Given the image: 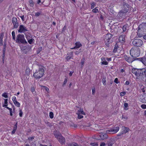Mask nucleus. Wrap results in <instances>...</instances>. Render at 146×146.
<instances>
[{
  "label": "nucleus",
  "instance_id": "nucleus-63",
  "mask_svg": "<svg viewBox=\"0 0 146 146\" xmlns=\"http://www.w3.org/2000/svg\"><path fill=\"white\" fill-rule=\"evenodd\" d=\"M129 84V82L127 81H126V82L125 83V84L126 85H128Z\"/></svg>",
  "mask_w": 146,
  "mask_h": 146
},
{
  "label": "nucleus",
  "instance_id": "nucleus-41",
  "mask_svg": "<svg viewBox=\"0 0 146 146\" xmlns=\"http://www.w3.org/2000/svg\"><path fill=\"white\" fill-rule=\"evenodd\" d=\"M35 89L34 87H32L31 88V91L34 94H35L36 92H35Z\"/></svg>",
  "mask_w": 146,
  "mask_h": 146
},
{
  "label": "nucleus",
  "instance_id": "nucleus-10",
  "mask_svg": "<svg viewBox=\"0 0 146 146\" xmlns=\"http://www.w3.org/2000/svg\"><path fill=\"white\" fill-rule=\"evenodd\" d=\"M129 6L128 4L125 2L123 3V6L122 10H123V12H124V13H126L129 11Z\"/></svg>",
  "mask_w": 146,
  "mask_h": 146
},
{
  "label": "nucleus",
  "instance_id": "nucleus-33",
  "mask_svg": "<svg viewBox=\"0 0 146 146\" xmlns=\"http://www.w3.org/2000/svg\"><path fill=\"white\" fill-rule=\"evenodd\" d=\"M124 109L125 110H127L128 109V104L127 103H125L124 104Z\"/></svg>",
  "mask_w": 146,
  "mask_h": 146
},
{
  "label": "nucleus",
  "instance_id": "nucleus-37",
  "mask_svg": "<svg viewBox=\"0 0 146 146\" xmlns=\"http://www.w3.org/2000/svg\"><path fill=\"white\" fill-rule=\"evenodd\" d=\"M127 27L125 25H124L122 29L123 30V31L125 32L126 31V30L127 29Z\"/></svg>",
  "mask_w": 146,
  "mask_h": 146
},
{
  "label": "nucleus",
  "instance_id": "nucleus-50",
  "mask_svg": "<svg viewBox=\"0 0 146 146\" xmlns=\"http://www.w3.org/2000/svg\"><path fill=\"white\" fill-rule=\"evenodd\" d=\"M92 94L94 95L95 92V88L93 87L92 88Z\"/></svg>",
  "mask_w": 146,
  "mask_h": 146
},
{
  "label": "nucleus",
  "instance_id": "nucleus-18",
  "mask_svg": "<svg viewBox=\"0 0 146 146\" xmlns=\"http://www.w3.org/2000/svg\"><path fill=\"white\" fill-rule=\"evenodd\" d=\"M101 60L102 61L101 62L102 64L107 65L108 64V63L106 61V58L104 57H102L101 58Z\"/></svg>",
  "mask_w": 146,
  "mask_h": 146
},
{
  "label": "nucleus",
  "instance_id": "nucleus-51",
  "mask_svg": "<svg viewBox=\"0 0 146 146\" xmlns=\"http://www.w3.org/2000/svg\"><path fill=\"white\" fill-rule=\"evenodd\" d=\"M22 114H23V112L22 111V110H19V116L21 117L22 116Z\"/></svg>",
  "mask_w": 146,
  "mask_h": 146
},
{
  "label": "nucleus",
  "instance_id": "nucleus-45",
  "mask_svg": "<svg viewBox=\"0 0 146 146\" xmlns=\"http://www.w3.org/2000/svg\"><path fill=\"white\" fill-rule=\"evenodd\" d=\"M45 123H46V124L47 126H49V127H50L52 125L51 124L48 122L47 121H46L45 122Z\"/></svg>",
  "mask_w": 146,
  "mask_h": 146
},
{
  "label": "nucleus",
  "instance_id": "nucleus-4",
  "mask_svg": "<svg viewBox=\"0 0 146 146\" xmlns=\"http://www.w3.org/2000/svg\"><path fill=\"white\" fill-rule=\"evenodd\" d=\"M130 54L133 58L138 56L140 54L139 48L136 47H133L130 50Z\"/></svg>",
  "mask_w": 146,
  "mask_h": 146
},
{
  "label": "nucleus",
  "instance_id": "nucleus-5",
  "mask_svg": "<svg viewBox=\"0 0 146 146\" xmlns=\"http://www.w3.org/2000/svg\"><path fill=\"white\" fill-rule=\"evenodd\" d=\"M16 42L19 43H27L23 35L19 34L16 37Z\"/></svg>",
  "mask_w": 146,
  "mask_h": 146
},
{
  "label": "nucleus",
  "instance_id": "nucleus-36",
  "mask_svg": "<svg viewBox=\"0 0 146 146\" xmlns=\"http://www.w3.org/2000/svg\"><path fill=\"white\" fill-rule=\"evenodd\" d=\"M7 94V93L4 92L2 94V96L5 98H8Z\"/></svg>",
  "mask_w": 146,
  "mask_h": 146
},
{
  "label": "nucleus",
  "instance_id": "nucleus-23",
  "mask_svg": "<svg viewBox=\"0 0 146 146\" xmlns=\"http://www.w3.org/2000/svg\"><path fill=\"white\" fill-rule=\"evenodd\" d=\"M122 129L123 131V133H126L128 132L129 130V128L124 126L122 127Z\"/></svg>",
  "mask_w": 146,
  "mask_h": 146
},
{
  "label": "nucleus",
  "instance_id": "nucleus-9",
  "mask_svg": "<svg viewBox=\"0 0 146 146\" xmlns=\"http://www.w3.org/2000/svg\"><path fill=\"white\" fill-rule=\"evenodd\" d=\"M39 69L38 71V74H37V78H40L42 77L44 73V67L40 65H38Z\"/></svg>",
  "mask_w": 146,
  "mask_h": 146
},
{
  "label": "nucleus",
  "instance_id": "nucleus-26",
  "mask_svg": "<svg viewBox=\"0 0 146 146\" xmlns=\"http://www.w3.org/2000/svg\"><path fill=\"white\" fill-rule=\"evenodd\" d=\"M106 45L108 47L109 46V44L112 42V40H105Z\"/></svg>",
  "mask_w": 146,
  "mask_h": 146
},
{
  "label": "nucleus",
  "instance_id": "nucleus-22",
  "mask_svg": "<svg viewBox=\"0 0 146 146\" xmlns=\"http://www.w3.org/2000/svg\"><path fill=\"white\" fill-rule=\"evenodd\" d=\"M75 45L76 49L79 48L82 46L81 43L79 42H76L75 43Z\"/></svg>",
  "mask_w": 146,
  "mask_h": 146
},
{
  "label": "nucleus",
  "instance_id": "nucleus-59",
  "mask_svg": "<svg viewBox=\"0 0 146 146\" xmlns=\"http://www.w3.org/2000/svg\"><path fill=\"white\" fill-rule=\"evenodd\" d=\"M38 49L39 50V52H37V54H38L40 51L42 50V47H40L38 48Z\"/></svg>",
  "mask_w": 146,
  "mask_h": 146
},
{
  "label": "nucleus",
  "instance_id": "nucleus-7",
  "mask_svg": "<svg viewBox=\"0 0 146 146\" xmlns=\"http://www.w3.org/2000/svg\"><path fill=\"white\" fill-rule=\"evenodd\" d=\"M119 127L117 126L112 128H110L106 130V133L108 134H115L117 133L119 130Z\"/></svg>",
  "mask_w": 146,
  "mask_h": 146
},
{
  "label": "nucleus",
  "instance_id": "nucleus-6",
  "mask_svg": "<svg viewBox=\"0 0 146 146\" xmlns=\"http://www.w3.org/2000/svg\"><path fill=\"white\" fill-rule=\"evenodd\" d=\"M55 137L58 139V141L62 145H64L65 143V139L60 134H58L55 135Z\"/></svg>",
  "mask_w": 146,
  "mask_h": 146
},
{
  "label": "nucleus",
  "instance_id": "nucleus-57",
  "mask_svg": "<svg viewBox=\"0 0 146 146\" xmlns=\"http://www.w3.org/2000/svg\"><path fill=\"white\" fill-rule=\"evenodd\" d=\"M91 9H93L94 7V5H94V3H92L91 4Z\"/></svg>",
  "mask_w": 146,
  "mask_h": 146
},
{
  "label": "nucleus",
  "instance_id": "nucleus-49",
  "mask_svg": "<svg viewBox=\"0 0 146 146\" xmlns=\"http://www.w3.org/2000/svg\"><path fill=\"white\" fill-rule=\"evenodd\" d=\"M67 79L66 78L64 81V83L62 85V86H64V85H65L66 84V83L67 82Z\"/></svg>",
  "mask_w": 146,
  "mask_h": 146
},
{
  "label": "nucleus",
  "instance_id": "nucleus-8",
  "mask_svg": "<svg viewBox=\"0 0 146 146\" xmlns=\"http://www.w3.org/2000/svg\"><path fill=\"white\" fill-rule=\"evenodd\" d=\"M132 44L136 46L140 47L142 45L143 42L140 39H135L132 41Z\"/></svg>",
  "mask_w": 146,
  "mask_h": 146
},
{
  "label": "nucleus",
  "instance_id": "nucleus-61",
  "mask_svg": "<svg viewBox=\"0 0 146 146\" xmlns=\"http://www.w3.org/2000/svg\"><path fill=\"white\" fill-rule=\"evenodd\" d=\"M41 14V11H40L39 12H37V16H39Z\"/></svg>",
  "mask_w": 146,
  "mask_h": 146
},
{
  "label": "nucleus",
  "instance_id": "nucleus-13",
  "mask_svg": "<svg viewBox=\"0 0 146 146\" xmlns=\"http://www.w3.org/2000/svg\"><path fill=\"white\" fill-rule=\"evenodd\" d=\"M21 50L23 52L26 53L30 50V48L29 46H23L21 48Z\"/></svg>",
  "mask_w": 146,
  "mask_h": 146
},
{
  "label": "nucleus",
  "instance_id": "nucleus-46",
  "mask_svg": "<svg viewBox=\"0 0 146 146\" xmlns=\"http://www.w3.org/2000/svg\"><path fill=\"white\" fill-rule=\"evenodd\" d=\"M141 107L143 109H146V105L145 104H142L141 105Z\"/></svg>",
  "mask_w": 146,
  "mask_h": 146
},
{
  "label": "nucleus",
  "instance_id": "nucleus-43",
  "mask_svg": "<svg viewBox=\"0 0 146 146\" xmlns=\"http://www.w3.org/2000/svg\"><path fill=\"white\" fill-rule=\"evenodd\" d=\"M90 145L93 146H98V144L96 143H91Z\"/></svg>",
  "mask_w": 146,
  "mask_h": 146
},
{
  "label": "nucleus",
  "instance_id": "nucleus-11",
  "mask_svg": "<svg viewBox=\"0 0 146 146\" xmlns=\"http://www.w3.org/2000/svg\"><path fill=\"white\" fill-rule=\"evenodd\" d=\"M27 31L26 28L23 25H20L19 27L18 32L19 33H24Z\"/></svg>",
  "mask_w": 146,
  "mask_h": 146
},
{
  "label": "nucleus",
  "instance_id": "nucleus-3",
  "mask_svg": "<svg viewBox=\"0 0 146 146\" xmlns=\"http://www.w3.org/2000/svg\"><path fill=\"white\" fill-rule=\"evenodd\" d=\"M146 34V23H143L140 24L138 28L137 34L139 37L144 36Z\"/></svg>",
  "mask_w": 146,
  "mask_h": 146
},
{
  "label": "nucleus",
  "instance_id": "nucleus-31",
  "mask_svg": "<svg viewBox=\"0 0 146 146\" xmlns=\"http://www.w3.org/2000/svg\"><path fill=\"white\" fill-rule=\"evenodd\" d=\"M30 70L29 68H27L25 71V73L26 74L28 75L30 74Z\"/></svg>",
  "mask_w": 146,
  "mask_h": 146
},
{
  "label": "nucleus",
  "instance_id": "nucleus-52",
  "mask_svg": "<svg viewBox=\"0 0 146 146\" xmlns=\"http://www.w3.org/2000/svg\"><path fill=\"white\" fill-rule=\"evenodd\" d=\"M125 94V92H122L120 93V96H124Z\"/></svg>",
  "mask_w": 146,
  "mask_h": 146
},
{
  "label": "nucleus",
  "instance_id": "nucleus-28",
  "mask_svg": "<svg viewBox=\"0 0 146 146\" xmlns=\"http://www.w3.org/2000/svg\"><path fill=\"white\" fill-rule=\"evenodd\" d=\"M4 104H3V107H5L7 106L8 99H4Z\"/></svg>",
  "mask_w": 146,
  "mask_h": 146
},
{
  "label": "nucleus",
  "instance_id": "nucleus-27",
  "mask_svg": "<svg viewBox=\"0 0 146 146\" xmlns=\"http://www.w3.org/2000/svg\"><path fill=\"white\" fill-rule=\"evenodd\" d=\"M85 62V59L84 58H82L81 60V68H82L83 66H84V62Z\"/></svg>",
  "mask_w": 146,
  "mask_h": 146
},
{
  "label": "nucleus",
  "instance_id": "nucleus-44",
  "mask_svg": "<svg viewBox=\"0 0 146 146\" xmlns=\"http://www.w3.org/2000/svg\"><path fill=\"white\" fill-rule=\"evenodd\" d=\"M98 11V9L97 8H96L95 9L92 10V12L94 13H97Z\"/></svg>",
  "mask_w": 146,
  "mask_h": 146
},
{
  "label": "nucleus",
  "instance_id": "nucleus-29",
  "mask_svg": "<svg viewBox=\"0 0 146 146\" xmlns=\"http://www.w3.org/2000/svg\"><path fill=\"white\" fill-rule=\"evenodd\" d=\"M26 38L27 40L32 38L30 34H27L26 35Z\"/></svg>",
  "mask_w": 146,
  "mask_h": 146
},
{
  "label": "nucleus",
  "instance_id": "nucleus-60",
  "mask_svg": "<svg viewBox=\"0 0 146 146\" xmlns=\"http://www.w3.org/2000/svg\"><path fill=\"white\" fill-rule=\"evenodd\" d=\"M66 26H65L63 28V29H62V31H64H64H65V30H66Z\"/></svg>",
  "mask_w": 146,
  "mask_h": 146
},
{
  "label": "nucleus",
  "instance_id": "nucleus-15",
  "mask_svg": "<svg viewBox=\"0 0 146 146\" xmlns=\"http://www.w3.org/2000/svg\"><path fill=\"white\" fill-rule=\"evenodd\" d=\"M112 35L110 34H107L105 36L104 38V40H112L111 39L112 36Z\"/></svg>",
  "mask_w": 146,
  "mask_h": 146
},
{
  "label": "nucleus",
  "instance_id": "nucleus-12",
  "mask_svg": "<svg viewBox=\"0 0 146 146\" xmlns=\"http://www.w3.org/2000/svg\"><path fill=\"white\" fill-rule=\"evenodd\" d=\"M12 22L13 25L14 27L15 28H17L19 26L17 19L15 17L13 18Z\"/></svg>",
  "mask_w": 146,
  "mask_h": 146
},
{
  "label": "nucleus",
  "instance_id": "nucleus-20",
  "mask_svg": "<svg viewBox=\"0 0 146 146\" xmlns=\"http://www.w3.org/2000/svg\"><path fill=\"white\" fill-rule=\"evenodd\" d=\"M126 13H124V12H123V10H121L119 12L117 16L119 17H122L125 15Z\"/></svg>",
  "mask_w": 146,
  "mask_h": 146
},
{
  "label": "nucleus",
  "instance_id": "nucleus-47",
  "mask_svg": "<svg viewBox=\"0 0 146 146\" xmlns=\"http://www.w3.org/2000/svg\"><path fill=\"white\" fill-rule=\"evenodd\" d=\"M78 116V119H81L83 117V116L82 115H81V114H77Z\"/></svg>",
  "mask_w": 146,
  "mask_h": 146
},
{
  "label": "nucleus",
  "instance_id": "nucleus-39",
  "mask_svg": "<svg viewBox=\"0 0 146 146\" xmlns=\"http://www.w3.org/2000/svg\"><path fill=\"white\" fill-rule=\"evenodd\" d=\"M49 116L50 118L52 119L54 117V114L52 112H50L49 113Z\"/></svg>",
  "mask_w": 146,
  "mask_h": 146
},
{
  "label": "nucleus",
  "instance_id": "nucleus-56",
  "mask_svg": "<svg viewBox=\"0 0 146 146\" xmlns=\"http://www.w3.org/2000/svg\"><path fill=\"white\" fill-rule=\"evenodd\" d=\"M106 145L105 143L104 142L101 143L100 144V146H104Z\"/></svg>",
  "mask_w": 146,
  "mask_h": 146
},
{
  "label": "nucleus",
  "instance_id": "nucleus-40",
  "mask_svg": "<svg viewBox=\"0 0 146 146\" xmlns=\"http://www.w3.org/2000/svg\"><path fill=\"white\" fill-rule=\"evenodd\" d=\"M33 40L34 39L32 38L31 39H30L29 40H28V42L29 44H31L33 43Z\"/></svg>",
  "mask_w": 146,
  "mask_h": 146
},
{
  "label": "nucleus",
  "instance_id": "nucleus-24",
  "mask_svg": "<svg viewBox=\"0 0 146 146\" xmlns=\"http://www.w3.org/2000/svg\"><path fill=\"white\" fill-rule=\"evenodd\" d=\"M77 114H80L81 115H85V113L83 111L82 109H80V110L78 111Z\"/></svg>",
  "mask_w": 146,
  "mask_h": 146
},
{
  "label": "nucleus",
  "instance_id": "nucleus-42",
  "mask_svg": "<svg viewBox=\"0 0 146 146\" xmlns=\"http://www.w3.org/2000/svg\"><path fill=\"white\" fill-rule=\"evenodd\" d=\"M82 52V51L81 50V49H80L78 50V51H76V52H75V54L76 55H78L79 54V53L80 52Z\"/></svg>",
  "mask_w": 146,
  "mask_h": 146
},
{
  "label": "nucleus",
  "instance_id": "nucleus-14",
  "mask_svg": "<svg viewBox=\"0 0 146 146\" xmlns=\"http://www.w3.org/2000/svg\"><path fill=\"white\" fill-rule=\"evenodd\" d=\"M99 136L101 139L102 140L107 139L108 137V135L105 133H101Z\"/></svg>",
  "mask_w": 146,
  "mask_h": 146
},
{
  "label": "nucleus",
  "instance_id": "nucleus-1",
  "mask_svg": "<svg viewBox=\"0 0 146 146\" xmlns=\"http://www.w3.org/2000/svg\"><path fill=\"white\" fill-rule=\"evenodd\" d=\"M133 73L136 76V79L139 81L143 80L146 82V68L132 69Z\"/></svg>",
  "mask_w": 146,
  "mask_h": 146
},
{
  "label": "nucleus",
  "instance_id": "nucleus-2",
  "mask_svg": "<svg viewBox=\"0 0 146 146\" xmlns=\"http://www.w3.org/2000/svg\"><path fill=\"white\" fill-rule=\"evenodd\" d=\"M123 57L126 61L129 63H131L134 60H137L141 61L143 64L146 66V59L145 57L138 58H135L132 56L131 57L128 56L126 55H124Z\"/></svg>",
  "mask_w": 146,
  "mask_h": 146
},
{
  "label": "nucleus",
  "instance_id": "nucleus-55",
  "mask_svg": "<svg viewBox=\"0 0 146 146\" xmlns=\"http://www.w3.org/2000/svg\"><path fill=\"white\" fill-rule=\"evenodd\" d=\"M106 59L108 62L110 61H111V58H106Z\"/></svg>",
  "mask_w": 146,
  "mask_h": 146
},
{
  "label": "nucleus",
  "instance_id": "nucleus-30",
  "mask_svg": "<svg viewBox=\"0 0 146 146\" xmlns=\"http://www.w3.org/2000/svg\"><path fill=\"white\" fill-rule=\"evenodd\" d=\"M118 48V46L116 44L115 45V46L114 47V48L113 49V52L114 53H115V52H116L117 51V49Z\"/></svg>",
  "mask_w": 146,
  "mask_h": 146
},
{
  "label": "nucleus",
  "instance_id": "nucleus-16",
  "mask_svg": "<svg viewBox=\"0 0 146 146\" xmlns=\"http://www.w3.org/2000/svg\"><path fill=\"white\" fill-rule=\"evenodd\" d=\"M115 143L114 140L113 139H110L107 143L108 146H112Z\"/></svg>",
  "mask_w": 146,
  "mask_h": 146
},
{
  "label": "nucleus",
  "instance_id": "nucleus-54",
  "mask_svg": "<svg viewBox=\"0 0 146 146\" xmlns=\"http://www.w3.org/2000/svg\"><path fill=\"white\" fill-rule=\"evenodd\" d=\"M118 80L117 78H116L114 80V82L116 84H118Z\"/></svg>",
  "mask_w": 146,
  "mask_h": 146
},
{
  "label": "nucleus",
  "instance_id": "nucleus-32",
  "mask_svg": "<svg viewBox=\"0 0 146 146\" xmlns=\"http://www.w3.org/2000/svg\"><path fill=\"white\" fill-rule=\"evenodd\" d=\"M29 5L31 7H33L34 5V3L32 0H30L29 1Z\"/></svg>",
  "mask_w": 146,
  "mask_h": 146
},
{
  "label": "nucleus",
  "instance_id": "nucleus-58",
  "mask_svg": "<svg viewBox=\"0 0 146 146\" xmlns=\"http://www.w3.org/2000/svg\"><path fill=\"white\" fill-rule=\"evenodd\" d=\"M74 72L73 71H71L70 72V73H69V75L70 76H71L72 74Z\"/></svg>",
  "mask_w": 146,
  "mask_h": 146
},
{
  "label": "nucleus",
  "instance_id": "nucleus-19",
  "mask_svg": "<svg viewBox=\"0 0 146 146\" xmlns=\"http://www.w3.org/2000/svg\"><path fill=\"white\" fill-rule=\"evenodd\" d=\"M141 101L144 103H146V93L144 94Z\"/></svg>",
  "mask_w": 146,
  "mask_h": 146
},
{
  "label": "nucleus",
  "instance_id": "nucleus-53",
  "mask_svg": "<svg viewBox=\"0 0 146 146\" xmlns=\"http://www.w3.org/2000/svg\"><path fill=\"white\" fill-rule=\"evenodd\" d=\"M10 111V115L12 116L13 115V112L12 109H11L10 110H9Z\"/></svg>",
  "mask_w": 146,
  "mask_h": 146
},
{
  "label": "nucleus",
  "instance_id": "nucleus-35",
  "mask_svg": "<svg viewBox=\"0 0 146 146\" xmlns=\"http://www.w3.org/2000/svg\"><path fill=\"white\" fill-rule=\"evenodd\" d=\"M12 36L13 39L14 40H15V32L14 31H13L12 32Z\"/></svg>",
  "mask_w": 146,
  "mask_h": 146
},
{
  "label": "nucleus",
  "instance_id": "nucleus-62",
  "mask_svg": "<svg viewBox=\"0 0 146 146\" xmlns=\"http://www.w3.org/2000/svg\"><path fill=\"white\" fill-rule=\"evenodd\" d=\"M16 129H13L12 131V134H14L16 131Z\"/></svg>",
  "mask_w": 146,
  "mask_h": 146
},
{
  "label": "nucleus",
  "instance_id": "nucleus-25",
  "mask_svg": "<svg viewBox=\"0 0 146 146\" xmlns=\"http://www.w3.org/2000/svg\"><path fill=\"white\" fill-rule=\"evenodd\" d=\"M67 145L68 146H79L78 144L74 142L68 143Z\"/></svg>",
  "mask_w": 146,
  "mask_h": 146
},
{
  "label": "nucleus",
  "instance_id": "nucleus-34",
  "mask_svg": "<svg viewBox=\"0 0 146 146\" xmlns=\"http://www.w3.org/2000/svg\"><path fill=\"white\" fill-rule=\"evenodd\" d=\"M14 104H15V105L17 106V107H19L20 106V103L18 102L17 101H15V102H13Z\"/></svg>",
  "mask_w": 146,
  "mask_h": 146
},
{
  "label": "nucleus",
  "instance_id": "nucleus-21",
  "mask_svg": "<svg viewBox=\"0 0 146 146\" xmlns=\"http://www.w3.org/2000/svg\"><path fill=\"white\" fill-rule=\"evenodd\" d=\"M4 36V33H2L0 34V45H3V38Z\"/></svg>",
  "mask_w": 146,
  "mask_h": 146
},
{
  "label": "nucleus",
  "instance_id": "nucleus-64",
  "mask_svg": "<svg viewBox=\"0 0 146 146\" xmlns=\"http://www.w3.org/2000/svg\"><path fill=\"white\" fill-rule=\"evenodd\" d=\"M71 58V57L70 56H68L66 58L67 60H69Z\"/></svg>",
  "mask_w": 146,
  "mask_h": 146
},
{
  "label": "nucleus",
  "instance_id": "nucleus-48",
  "mask_svg": "<svg viewBox=\"0 0 146 146\" xmlns=\"http://www.w3.org/2000/svg\"><path fill=\"white\" fill-rule=\"evenodd\" d=\"M12 100L13 101V102H15V101H17L16 97L15 96H14L12 98Z\"/></svg>",
  "mask_w": 146,
  "mask_h": 146
},
{
  "label": "nucleus",
  "instance_id": "nucleus-38",
  "mask_svg": "<svg viewBox=\"0 0 146 146\" xmlns=\"http://www.w3.org/2000/svg\"><path fill=\"white\" fill-rule=\"evenodd\" d=\"M102 83L104 85L106 84V78H103L102 79Z\"/></svg>",
  "mask_w": 146,
  "mask_h": 146
},
{
  "label": "nucleus",
  "instance_id": "nucleus-17",
  "mask_svg": "<svg viewBox=\"0 0 146 146\" xmlns=\"http://www.w3.org/2000/svg\"><path fill=\"white\" fill-rule=\"evenodd\" d=\"M119 40L120 42L123 43L125 41V36L121 35L119 37Z\"/></svg>",
  "mask_w": 146,
  "mask_h": 146
}]
</instances>
